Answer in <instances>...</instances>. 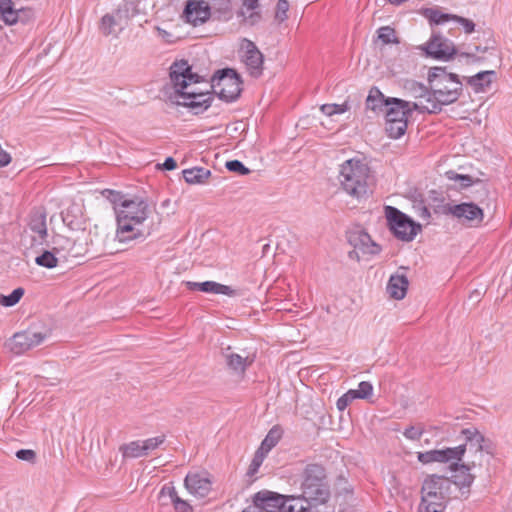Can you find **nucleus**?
<instances>
[{"instance_id":"1","label":"nucleus","mask_w":512,"mask_h":512,"mask_svg":"<svg viewBox=\"0 0 512 512\" xmlns=\"http://www.w3.org/2000/svg\"><path fill=\"white\" fill-rule=\"evenodd\" d=\"M170 80L174 88L175 96L171 100L177 105L187 107L194 114L206 111L212 104L213 96L209 92H202L192 88L193 84L203 81L197 73L192 72V67L186 60L174 62L170 67Z\"/></svg>"},{"instance_id":"2","label":"nucleus","mask_w":512,"mask_h":512,"mask_svg":"<svg viewBox=\"0 0 512 512\" xmlns=\"http://www.w3.org/2000/svg\"><path fill=\"white\" fill-rule=\"evenodd\" d=\"M150 214L147 200L134 196L116 208V238L120 243L132 240H144L152 232V226L145 225Z\"/></svg>"},{"instance_id":"3","label":"nucleus","mask_w":512,"mask_h":512,"mask_svg":"<svg viewBox=\"0 0 512 512\" xmlns=\"http://www.w3.org/2000/svg\"><path fill=\"white\" fill-rule=\"evenodd\" d=\"M428 83L431 87L430 106H417L419 113L437 114L442 107L456 102L462 94L463 85L457 74L449 73L444 67H433L428 73Z\"/></svg>"},{"instance_id":"4","label":"nucleus","mask_w":512,"mask_h":512,"mask_svg":"<svg viewBox=\"0 0 512 512\" xmlns=\"http://www.w3.org/2000/svg\"><path fill=\"white\" fill-rule=\"evenodd\" d=\"M338 180L340 189L358 202L369 198L375 182L368 163L357 158L346 160L341 164Z\"/></svg>"},{"instance_id":"5","label":"nucleus","mask_w":512,"mask_h":512,"mask_svg":"<svg viewBox=\"0 0 512 512\" xmlns=\"http://www.w3.org/2000/svg\"><path fill=\"white\" fill-rule=\"evenodd\" d=\"M301 495L295 498L303 500V507L328 505L331 497L330 486L326 480L325 468L320 464H308L302 474Z\"/></svg>"},{"instance_id":"6","label":"nucleus","mask_w":512,"mask_h":512,"mask_svg":"<svg viewBox=\"0 0 512 512\" xmlns=\"http://www.w3.org/2000/svg\"><path fill=\"white\" fill-rule=\"evenodd\" d=\"M303 500L269 490L254 494L252 504L243 512H304Z\"/></svg>"},{"instance_id":"7","label":"nucleus","mask_w":512,"mask_h":512,"mask_svg":"<svg viewBox=\"0 0 512 512\" xmlns=\"http://www.w3.org/2000/svg\"><path fill=\"white\" fill-rule=\"evenodd\" d=\"M242 83L240 75L232 68L220 69L211 78V88L226 102H233L239 98Z\"/></svg>"},{"instance_id":"8","label":"nucleus","mask_w":512,"mask_h":512,"mask_svg":"<svg viewBox=\"0 0 512 512\" xmlns=\"http://www.w3.org/2000/svg\"><path fill=\"white\" fill-rule=\"evenodd\" d=\"M385 216L389 229L394 236L405 242L412 241L421 229L410 217L393 206L385 207Z\"/></svg>"},{"instance_id":"9","label":"nucleus","mask_w":512,"mask_h":512,"mask_svg":"<svg viewBox=\"0 0 512 512\" xmlns=\"http://www.w3.org/2000/svg\"><path fill=\"white\" fill-rule=\"evenodd\" d=\"M443 213L452 216L461 225L469 228L479 227L484 220L483 209L473 202L446 204L443 206Z\"/></svg>"},{"instance_id":"10","label":"nucleus","mask_w":512,"mask_h":512,"mask_svg":"<svg viewBox=\"0 0 512 512\" xmlns=\"http://www.w3.org/2000/svg\"><path fill=\"white\" fill-rule=\"evenodd\" d=\"M465 438L466 452H468V459H476L479 465H482L483 453L493 455L494 445L490 439L484 437L480 431L475 427L465 428L461 431Z\"/></svg>"},{"instance_id":"11","label":"nucleus","mask_w":512,"mask_h":512,"mask_svg":"<svg viewBox=\"0 0 512 512\" xmlns=\"http://www.w3.org/2000/svg\"><path fill=\"white\" fill-rule=\"evenodd\" d=\"M466 453V446L446 447L443 449H434L426 452H418L417 459L422 464L447 463L448 468H455V460H463Z\"/></svg>"},{"instance_id":"12","label":"nucleus","mask_w":512,"mask_h":512,"mask_svg":"<svg viewBox=\"0 0 512 512\" xmlns=\"http://www.w3.org/2000/svg\"><path fill=\"white\" fill-rule=\"evenodd\" d=\"M421 49L428 57L441 61H450L457 54L454 43L440 33H433Z\"/></svg>"},{"instance_id":"13","label":"nucleus","mask_w":512,"mask_h":512,"mask_svg":"<svg viewBox=\"0 0 512 512\" xmlns=\"http://www.w3.org/2000/svg\"><path fill=\"white\" fill-rule=\"evenodd\" d=\"M446 176L450 180H460L462 188H469L466 195L470 199L469 202L480 205L485 204L489 200V189L482 180L476 179L474 181L470 175H462L454 171L446 172Z\"/></svg>"},{"instance_id":"14","label":"nucleus","mask_w":512,"mask_h":512,"mask_svg":"<svg viewBox=\"0 0 512 512\" xmlns=\"http://www.w3.org/2000/svg\"><path fill=\"white\" fill-rule=\"evenodd\" d=\"M348 242L353 246L349 257L359 261L364 256L376 255L380 252V246L376 244L370 235L364 230H354L348 233Z\"/></svg>"},{"instance_id":"15","label":"nucleus","mask_w":512,"mask_h":512,"mask_svg":"<svg viewBox=\"0 0 512 512\" xmlns=\"http://www.w3.org/2000/svg\"><path fill=\"white\" fill-rule=\"evenodd\" d=\"M462 460H455L456 467L455 468H448L450 472L453 474L451 475V482L452 486L455 485L458 487L462 493V495H465L467 497V494L469 493V488L474 482L475 476L471 474V470L479 465V461L476 459H470L466 462L460 463Z\"/></svg>"},{"instance_id":"16","label":"nucleus","mask_w":512,"mask_h":512,"mask_svg":"<svg viewBox=\"0 0 512 512\" xmlns=\"http://www.w3.org/2000/svg\"><path fill=\"white\" fill-rule=\"evenodd\" d=\"M48 334L46 332H33L30 330L15 333L8 341L10 351L21 355L28 350L40 345Z\"/></svg>"},{"instance_id":"17","label":"nucleus","mask_w":512,"mask_h":512,"mask_svg":"<svg viewBox=\"0 0 512 512\" xmlns=\"http://www.w3.org/2000/svg\"><path fill=\"white\" fill-rule=\"evenodd\" d=\"M0 17L5 25L27 24L34 19L35 12L30 7L15 8L12 0H0Z\"/></svg>"},{"instance_id":"18","label":"nucleus","mask_w":512,"mask_h":512,"mask_svg":"<svg viewBox=\"0 0 512 512\" xmlns=\"http://www.w3.org/2000/svg\"><path fill=\"white\" fill-rule=\"evenodd\" d=\"M421 14L431 25H441L452 20L461 24L468 34L472 33L475 29V24L472 20L454 14L443 13L436 8H425Z\"/></svg>"},{"instance_id":"19","label":"nucleus","mask_w":512,"mask_h":512,"mask_svg":"<svg viewBox=\"0 0 512 512\" xmlns=\"http://www.w3.org/2000/svg\"><path fill=\"white\" fill-rule=\"evenodd\" d=\"M211 15L210 6L205 0H187L183 17L185 21L193 26L205 23Z\"/></svg>"},{"instance_id":"20","label":"nucleus","mask_w":512,"mask_h":512,"mask_svg":"<svg viewBox=\"0 0 512 512\" xmlns=\"http://www.w3.org/2000/svg\"><path fill=\"white\" fill-rule=\"evenodd\" d=\"M184 486L195 497H206L211 489L212 482L207 473L189 472L184 479Z\"/></svg>"},{"instance_id":"21","label":"nucleus","mask_w":512,"mask_h":512,"mask_svg":"<svg viewBox=\"0 0 512 512\" xmlns=\"http://www.w3.org/2000/svg\"><path fill=\"white\" fill-rule=\"evenodd\" d=\"M388 107L385 109L386 120L407 121L413 111L419 109L411 107V103L399 98H389Z\"/></svg>"},{"instance_id":"22","label":"nucleus","mask_w":512,"mask_h":512,"mask_svg":"<svg viewBox=\"0 0 512 512\" xmlns=\"http://www.w3.org/2000/svg\"><path fill=\"white\" fill-rule=\"evenodd\" d=\"M452 482L449 477L436 474L429 475L423 481L421 492L433 493L451 497Z\"/></svg>"},{"instance_id":"23","label":"nucleus","mask_w":512,"mask_h":512,"mask_svg":"<svg viewBox=\"0 0 512 512\" xmlns=\"http://www.w3.org/2000/svg\"><path fill=\"white\" fill-rule=\"evenodd\" d=\"M243 62L251 76L259 77L262 74L263 55L251 41H247L246 50L243 55Z\"/></svg>"},{"instance_id":"24","label":"nucleus","mask_w":512,"mask_h":512,"mask_svg":"<svg viewBox=\"0 0 512 512\" xmlns=\"http://www.w3.org/2000/svg\"><path fill=\"white\" fill-rule=\"evenodd\" d=\"M405 88L407 89V91L410 93V95L419 100L418 102H413L411 103V107H415V105L417 106H430V104L432 105V103L430 102V100H433L432 96H431V87H426L425 85L417 82V81H414V80H411V81H407L406 85H405Z\"/></svg>"},{"instance_id":"25","label":"nucleus","mask_w":512,"mask_h":512,"mask_svg":"<svg viewBox=\"0 0 512 512\" xmlns=\"http://www.w3.org/2000/svg\"><path fill=\"white\" fill-rule=\"evenodd\" d=\"M229 351L230 347H228L226 352L223 353L228 369L235 375L243 376L246 369L252 364L253 359H250L247 356L243 357L237 353Z\"/></svg>"},{"instance_id":"26","label":"nucleus","mask_w":512,"mask_h":512,"mask_svg":"<svg viewBox=\"0 0 512 512\" xmlns=\"http://www.w3.org/2000/svg\"><path fill=\"white\" fill-rule=\"evenodd\" d=\"M409 281L405 275H391L386 290L391 298L401 300L406 296Z\"/></svg>"},{"instance_id":"27","label":"nucleus","mask_w":512,"mask_h":512,"mask_svg":"<svg viewBox=\"0 0 512 512\" xmlns=\"http://www.w3.org/2000/svg\"><path fill=\"white\" fill-rule=\"evenodd\" d=\"M496 78L494 70L481 71L477 74L467 77V83L474 89L475 92H482L488 88Z\"/></svg>"},{"instance_id":"28","label":"nucleus","mask_w":512,"mask_h":512,"mask_svg":"<svg viewBox=\"0 0 512 512\" xmlns=\"http://www.w3.org/2000/svg\"><path fill=\"white\" fill-rule=\"evenodd\" d=\"M389 98H386L377 87H373L366 99V108L375 113H384L388 107Z\"/></svg>"},{"instance_id":"29","label":"nucleus","mask_w":512,"mask_h":512,"mask_svg":"<svg viewBox=\"0 0 512 512\" xmlns=\"http://www.w3.org/2000/svg\"><path fill=\"white\" fill-rule=\"evenodd\" d=\"M126 24L124 21L116 16V12L113 14H105L101 19L100 30L105 36L115 35L117 36L118 31H121Z\"/></svg>"},{"instance_id":"30","label":"nucleus","mask_w":512,"mask_h":512,"mask_svg":"<svg viewBox=\"0 0 512 512\" xmlns=\"http://www.w3.org/2000/svg\"><path fill=\"white\" fill-rule=\"evenodd\" d=\"M29 228L41 239L47 236L46 213L41 209L33 210L30 214Z\"/></svg>"},{"instance_id":"31","label":"nucleus","mask_w":512,"mask_h":512,"mask_svg":"<svg viewBox=\"0 0 512 512\" xmlns=\"http://www.w3.org/2000/svg\"><path fill=\"white\" fill-rule=\"evenodd\" d=\"M183 177L188 184H204L211 176V171L203 167H193L183 170Z\"/></svg>"},{"instance_id":"32","label":"nucleus","mask_w":512,"mask_h":512,"mask_svg":"<svg viewBox=\"0 0 512 512\" xmlns=\"http://www.w3.org/2000/svg\"><path fill=\"white\" fill-rule=\"evenodd\" d=\"M115 12L116 16L127 25L128 21L138 14V5L133 0H125L119 5Z\"/></svg>"},{"instance_id":"33","label":"nucleus","mask_w":512,"mask_h":512,"mask_svg":"<svg viewBox=\"0 0 512 512\" xmlns=\"http://www.w3.org/2000/svg\"><path fill=\"white\" fill-rule=\"evenodd\" d=\"M123 458H140L146 456L143 443L140 440L131 441L120 446Z\"/></svg>"},{"instance_id":"34","label":"nucleus","mask_w":512,"mask_h":512,"mask_svg":"<svg viewBox=\"0 0 512 512\" xmlns=\"http://www.w3.org/2000/svg\"><path fill=\"white\" fill-rule=\"evenodd\" d=\"M281 436L282 429L279 426H273L258 449L267 454L273 447L277 445L281 439Z\"/></svg>"},{"instance_id":"35","label":"nucleus","mask_w":512,"mask_h":512,"mask_svg":"<svg viewBox=\"0 0 512 512\" xmlns=\"http://www.w3.org/2000/svg\"><path fill=\"white\" fill-rule=\"evenodd\" d=\"M201 292L222 294L231 296L234 294L233 289L230 286L223 285L214 281L201 282Z\"/></svg>"},{"instance_id":"36","label":"nucleus","mask_w":512,"mask_h":512,"mask_svg":"<svg viewBox=\"0 0 512 512\" xmlns=\"http://www.w3.org/2000/svg\"><path fill=\"white\" fill-rule=\"evenodd\" d=\"M408 122L399 120H386V132L390 138L398 139L407 130Z\"/></svg>"},{"instance_id":"37","label":"nucleus","mask_w":512,"mask_h":512,"mask_svg":"<svg viewBox=\"0 0 512 512\" xmlns=\"http://www.w3.org/2000/svg\"><path fill=\"white\" fill-rule=\"evenodd\" d=\"M35 262L41 267L52 269L58 265V258L55 256V252L46 250L36 257Z\"/></svg>"},{"instance_id":"38","label":"nucleus","mask_w":512,"mask_h":512,"mask_svg":"<svg viewBox=\"0 0 512 512\" xmlns=\"http://www.w3.org/2000/svg\"><path fill=\"white\" fill-rule=\"evenodd\" d=\"M24 292L25 291L23 288L18 287L14 289L9 295L0 294V305L4 307H12L16 305L24 295Z\"/></svg>"},{"instance_id":"39","label":"nucleus","mask_w":512,"mask_h":512,"mask_svg":"<svg viewBox=\"0 0 512 512\" xmlns=\"http://www.w3.org/2000/svg\"><path fill=\"white\" fill-rule=\"evenodd\" d=\"M266 455L267 454L264 453L263 451H261L260 449L256 450V452L253 456V459H252V461L248 467V470L246 472L247 477L252 478L258 472Z\"/></svg>"},{"instance_id":"40","label":"nucleus","mask_w":512,"mask_h":512,"mask_svg":"<svg viewBox=\"0 0 512 512\" xmlns=\"http://www.w3.org/2000/svg\"><path fill=\"white\" fill-rule=\"evenodd\" d=\"M73 213L74 207L67 208L61 213L62 221L71 230H78L81 228V222Z\"/></svg>"},{"instance_id":"41","label":"nucleus","mask_w":512,"mask_h":512,"mask_svg":"<svg viewBox=\"0 0 512 512\" xmlns=\"http://www.w3.org/2000/svg\"><path fill=\"white\" fill-rule=\"evenodd\" d=\"M103 195H105L106 198L113 204L115 212L116 208H119L124 201H128L130 199L127 198L125 195L121 194L120 192L108 189L103 191Z\"/></svg>"},{"instance_id":"42","label":"nucleus","mask_w":512,"mask_h":512,"mask_svg":"<svg viewBox=\"0 0 512 512\" xmlns=\"http://www.w3.org/2000/svg\"><path fill=\"white\" fill-rule=\"evenodd\" d=\"M53 243L55 245L53 247V251L55 253H59L61 250H65L66 248H71L73 246V241L70 238L59 234L53 237Z\"/></svg>"},{"instance_id":"43","label":"nucleus","mask_w":512,"mask_h":512,"mask_svg":"<svg viewBox=\"0 0 512 512\" xmlns=\"http://www.w3.org/2000/svg\"><path fill=\"white\" fill-rule=\"evenodd\" d=\"M357 399H366L372 395L373 386L370 382L362 381L357 389H353Z\"/></svg>"},{"instance_id":"44","label":"nucleus","mask_w":512,"mask_h":512,"mask_svg":"<svg viewBox=\"0 0 512 512\" xmlns=\"http://www.w3.org/2000/svg\"><path fill=\"white\" fill-rule=\"evenodd\" d=\"M165 441V435L156 436L142 441L146 456L150 451L155 450Z\"/></svg>"},{"instance_id":"45","label":"nucleus","mask_w":512,"mask_h":512,"mask_svg":"<svg viewBox=\"0 0 512 512\" xmlns=\"http://www.w3.org/2000/svg\"><path fill=\"white\" fill-rule=\"evenodd\" d=\"M378 38L384 43L389 44L396 41L395 30L390 26L381 27L378 30Z\"/></svg>"},{"instance_id":"46","label":"nucleus","mask_w":512,"mask_h":512,"mask_svg":"<svg viewBox=\"0 0 512 512\" xmlns=\"http://www.w3.org/2000/svg\"><path fill=\"white\" fill-rule=\"evenodd\" d=\"M417 512H443V507L440 503L431 502L428 500L426 502L425 499L421 497Z\"/></svg>"},{"instance_id":"47","label":"nucleus","mask_w":512,"mask_h":512,"mask_svg":"<svg viewBox=\"0 0 512 512\" xmlns=\"http://www.w3.org/2000/svg\"><path fill=\"white\" fill-rule=\"evenodd\" d=\"M421 497L425 499V501L427 502L428 501H431V502H436V503H440L441 506L443 507V512L445 511L446 507H447V503L449 502L450 498L449 496H438L435 494V492L433 493H427V492H421Z\"/></svg>"},{"instance_id":"48","label":"nucleus","mask_w":512,"mask_h":512,"mask_svg":"<svg viewBox=\"0 0 512 512\" xmlns=\"http://www.w3.org/2000/svg\"><path fill=\"white\" fill-rule=\"evenodd\" d=\"M226 168L230 172H235L240 175H248L250 173L249 168H247L241 161L239 160H231L226 162Z\"/></svg>"},{"instance_id":"49","label":"nucleus","mask_w":512,"mask_h":512,"mask_svg":"<svg viewBox=\"0 0 512 512\" xmlns=\"http://www.w3.org/2000/svg\"><path fill=\"white\" fill-rule=\"evenodd\" d=\"M355 399H357L355 392L353 389H350L337 400L336 406L338 410L344 411Z\"/></svg>"},{"instance_id":"50","label":"nucleus","mask_w":512,"mask_h":512,"mask_svg":"<svg viewBox=\"0 0 512 512\" xmlns=\"http://www.w3.org/2000/svg\"><path fill=\"white\" fill-rule=\"evenodd\" d=\"M288 10H289V2L287 0H278L277 5H276V13H275L276 20H278L279 22L285 21L288 18V16H287Z\"/></svg>"},{"instance_id":"51","label":"nucleus","mask_w":512,"mask_h":512,"mask_svg":"<svg viewBox=\"0 0 512 512\" xmlns=\"http://www.w3.org/2000/svg\"><path fill=\"white\" fill-rule=\"evenodd\" d=\"M166 497L169 498L171 503H173L176 500V498L179 497L172 483L164 485L160 490L159 499L162 500Z\"/></svg>"},{"instance_id":"52","label":"nucleus","mask_w":512,"mask_h":512,"mask_svg":"<svg viewBox=\"0 0 512 512\" xmlns=\"http://www.w3.org/2000/svg\"><path fill=\"white\" fill-rule=\"evenodd\" d=\"M16 457L29 463H35L37 458L36 452L32 449H20L16 452Z\"/></svg>"},{"instance_id":"53","label":"nucleus","mask_w":512,"mask_h":512,"mask_svg":"<svg viewBox=\"0 0 512 512\" xmlns=\"http://www.w3.org/2000/svg\"><path fill=\"white\" fill-rule=\"evenodd\" d=\"M422 434H423V429L422 428H418V427H414V426L407 427L405 429V431L403 432V435L407 439L413 440V441L420 440Z\"/></svg>"},{"instance_id":"54","label":"nucleus","mask_w":512,"mask_h":512,"mask_svg":"<svg viewBox=\"0 0 512 512\" xmlns=\"http://www.w3.org/2000/svg\"><path fill=\"white\" fill-rule=\"evenodd\" d=\"M176 512H192V506L185 500L180 497L176 498V500L172 503Z\"/></svg>"},{"instance_id":"55","label":"nucleus","mask_w":512,"mask_h":512,"mask_svg":"<svg viewBox=\"0 0 512 512\" xmlns=\"http://www.w3.org/2000/svg\"><path fill=\"white\" fill-rule=\"evenodd\" d=\"M304 512H335V505H322L317 507L305 508Z\"/></svg>"},{"instance_id":"56","label":"nucleus","mask_w":512,"mask_h":512,"mask_svg":"<svg viewBox=\"0 0 512 512\" xmlns=\"http://www.w3.org/2000/svg\"><path fill=\"white\" fill-rule=\"evenodd\" d=\"M177 166V163L175 161V159L173 157H167L164 161V163L162 164H158L157 167L159 169H163V170H174Z\"/></svg>"},{"instance_id":"57","label":"nucleus","mask_w":512,"mask_h":512,"mask_svg":"<svg viewBox=\"0 0 512 512\" xmlns=\"http://www.w3.org/2000/svg\"><path fill=\"white\" fill-rule=\"evenodd\" d=\"M335 109V104H324L321 106V111L327 116H332L336 114L337 111Z\"/></svg>"},{"instance_id":"58","label":"nucleus","mask_w":512,"mask_h":512,"mask_svg":"<svg viewBox=\"0 0 512 512\" xmlns=\"http://www.w3.org/2000/svg\"><path fill=\"white\" fill-rule=\"evenodd\" d=\"M242 4L248 10H254L258 7V0H241Z\"/></svg>"},{"instance_id":"59","label":"nucleus","mask_w":512,"mask_h":512,"mask_svg":"<svg viewBox=\"0 0 512 512\" xmlns=\"http://www.w3.org/2000/svg\"><path fill=\"white\" fill-rule=\"evenodd\" d=\"M187 289L191 291H201V283L200 282H193V281H186L184 282Z\"/></svg>"},{"instance_id":"60","label":"nucleus","mask_w":512,"mask_h":512,"mask_svg":"<svg viewBox=\"0 0 512 512\" xmlns=\"http://www.w3.org/2000/svg\"><path fill=\"white\" fill-rule=\"evenodd\" d=\"M335 106H336L335 110L337 111L336 114L344 113V112H346L349 109V106H348L347 103H344V104H341V105L335 104Z\"/></svg>"},{"instance_id":"61","label":"nucleus","mask_w":512,"mask_h":512,"mask_svg":"<svg viewBox=\"0 0 512 512\" xmlns=\"http://www.w3.org/2000/svg\"><path fill=\"white\" fill-rule=\"evenodd\" d=\"M488 49H489L488 47H481V46L474 47L475 52H486Z\"/></svg>"},{"instance_id":"62","label":"nucleus","mask_w":512,"mask_h":512,"mask_svg":"<svg viewBox=\"0 0 512 512\" xmlns=\"http://www.w3.org/2000/svg\"><path fill=\"white\" fill-rule=\"evenodd\" d=\"M461 55H462V56H466V57H472V58H474L476 61H479V60H480V58H476V57L474 56V54H472V53H462Z\"/></svg>"},{"instance_id":"63","label":"nucleus","mask_w":512,"mask_h":512,"mask_svg":"<svg viewBox=\"0 0 512 512\" xmlns=\"http://www.w3.org/2000/svg\"><path fill=\"white\" fill-rule=\"evenodd\" d=\"M422 215H425V216H427V217H430V212H429V210H428L426 207H424V208H423Z\"/></svg>"},{"instance_id":"64","label":"nucleus","mask_w":512,"mask_h":512,"mask_svg":"<svg viewBox=\"0 0 512 512\" xmlns=\"http://www.w3.org/2000/svg\"><path fill=\"white\" fill-rule=\"evenodd\" d=\"M254 17L259 18V14L258 13H251L250 18L254 19ZM254 21L255 20H252V22H254Z\"/></svg>"}]
</instances>
